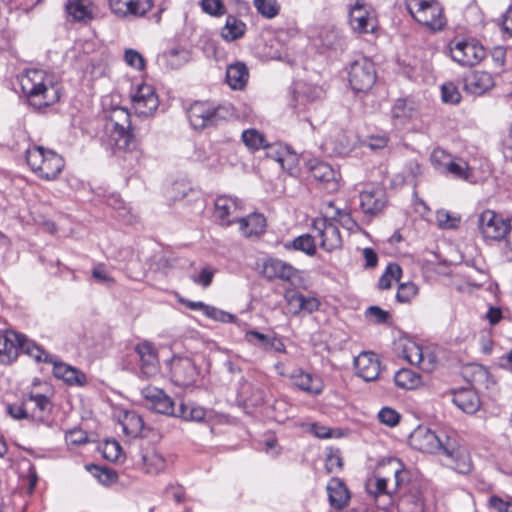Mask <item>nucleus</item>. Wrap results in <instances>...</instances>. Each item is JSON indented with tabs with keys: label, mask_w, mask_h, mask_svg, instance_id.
I'll return each mask as SVG.
<instances>
[{
	"label": "nucleus",
	"mask_w": 512,
	"mask_h": 512,
	"mask_svg": "<svg viewBox=\"0 0 512 512\" xmlns=\"http://www.w3.org/2000/svg\"><path fill=\"white\" fill-rule=\"evenodd\" d=\"M241 394L245 402L251 406H260L264 403V391L258 386H254L250 383L243 384Z\"/></svg>",
	"instance_id": "47"
},
{
	"label": "nucleus",
	"mask_w": 512,
	"mask_h": 512,
	"mask_svg": "<svg viewBox=\"0 0 512 512\" xmlns=\"http://www.w3.org/2000/svg\"><path fill=\"white\" fill-rule=\"evenodd\" d=\"M169 366L171 379L175 385L186 387L196 382L198 369L191 358L175 356Z\"/></svg>",
	"instance_id": "12"
},
{
	"label": "nucleus",
	"mask_w": 512,
	"mask_h": 512,
	"mask_svg": "<svg viewBox=\"0 0 512 512\" xmlns=\"http://www.w3.org/2000/svg\"><path fill=\"white\" fill-rule=\"evenodd\" d=\"M164 58L167 66L178 69L190 61L191 54L185 48H172L164 53Z\"/></svg>",
	"instance_id": "45"
},
{
	"label": "nucleus",
	"mask_w": 512,
	"mask_h": 512,
	"mask_svg": "<svg viewBox=\"0 0 512 512\" xmlns=\"http://www.w3.org/2000/svg\"><path fill=\"white\" fill-rule=\"evenodd\" d=\"M402 275L401 267L396 263H390L384 274L380 277L378 286L380 289H389L393 281H399Z\"/></svg>",
	"instance_id": "50"
},
{
	"label": "nucleus",
	"mask_w": 512,
	"mask_h": 512,
	"mask_svg": "<svg viewBox=\"0 0 512 512\" xmlns=\"http://www.w3.org/2000/svg\"><path fill=\"white\" fill-rule=\"evenodd\" d=\"M187 115L195 129H203L225 119L229 115V110L224 106L214 107L207 102H195L188 109Z\"/></svg>",
	"instance_id": "4"
},
{
	"label": "nucleus",
	"mask_w": 512,
	"mask_h": 512,
	"mask_svg": "<svg viewBox=\"0 0 512 512\" xmlns=\"http://www.w3.org/2000/svg\"><path fill=\"white\" fill-rule=\"evenodd\" d=\"M326 216L334 223H339L344 229L348 231H357L359 229V225L353 219L351 213L347 209H339L335 208L332 203H329V206L326 211Z\"/></svg>",
	"instance_id": "40"
},
{
	"label": "nucleus",
	"mask_w": 512,
	"mask_h": 512,
	"mask_svg": "<svg viewBox=\"0 0 512 512\" xmlns=\"http://www.w3.org/2000/svg\"><path fill=\"white\" fill-rule=\"evenodd\" d=\"M395 384L403 389H413L419 383V377L410 369H401L394 376Z\"/></svg>",
	"instance_id": "49"
},
{
	"label": "nucleus",
	"mask_w": 512,
	"mask_h": 512,
	"mask_svg": "<svg viewBox=\"0 0 512 512\" xmlns=\"http://www.w3.org/2000/svg\"><path fill=\"white\" fill-rule=\"evenodd\" d=\"M254 6L257 12L267 19L276 17L280 11L277 0H254Z\"/></svg>",
	"instance_id": "51"
},
{
	"label": "nucleus",
	"mask_w": 512,
	"mask_h": 512,
	"mask_svg": "<svg viewBox=\"0 0 512 512\" xmlns=\"http://www.w3.org/2000/svg\"><path fill=\"white\" fill-rule=\"evenodd\" d=\"M29 420L37 424H48L52 405L50 399L43 394L30 393L26 397Z\"/></svg>",
	"instance_id": "20"
},
{
	"label": "nucleus",
	"mask_w": 512,
	"mask_h": 512,
	"mask_svg": "<svg viewBox=\"0 0 512 512\" xmlns=\"http://www.w3.org/2000/svg\"><path fill=\"white\" fill-rule=\"evenodd\" d=\"M313 232L320 239V246L327 252L342 247V237L338 227L327 216L316 218L313 221Z\"/></svg>",
	"instance_id": "7"
},
{
	"label": "nucleus",
	"mask_w": 512,
	"mask_h": 512,
	"mask_svg": "<svg viewBox=\"0 0 512 512\" xmlns=\"http://www.w3.org/2000/svg\"><path fill=\"white\" fill-rule=\"evenodd\" d=\"M397 512H424L423 491L419 484L412 483L397 502Z\"/></svg>",
	"instance_id": "27"
},
{
	"label": "nucleus",
	"mask_w": 512,
	"mask_h": 512,
	"mask_svg": "<svg viewBox=\"0 0 512 512\" xmlns=\"http://www.w3.org/2000/svg\"><path fill=\"white\" fill-rule=\"evenodd\" d=\"M357 375L369 382L378 378L380 373V361L373 352H362L354 359Z\"/></svg>",
	"instance_id": "23"
},
{
	"label": "nucleus",
	"mask_w": 512,
	"mask_h": 512,
	"mask_svg": "<svg viewBox=\"0 0 512 512\" xmlns=\"http://www.w3.org/2000/svg\"><path fill=\"white\" fill-rule=\"evenodd\" d=\"M387 204L386 192L381 187H371L360 193V207L366 215H377Z\"/></svg>",
	"instance_id": "21"
},
{
	"label": "nucleus",
	"mask_w": 512,
	"mask_h": 512,
	"mask_svg": "<svg viewBox=\"0 0 512 512\" xmlns=\"http://www.w3.org/2000/svg\"><path fill=\"white\" fill-rule=\"evenodd\" d=\"M23 345V336L14 331L0 334V363L10 364L18 357Z\"/></svg>",
	"instance_id": "26"
},
{
	"label": "nucleus",
	"mask_w": 512,
	"mask_h": 512,
	"mask_svg": "<svg viewBox=\"0 0 512 512\" xmlns=\"http://www.w3.org/2000/svg\"><path fill=\"white\" fill-rule=\"evenodd\" d=\"M245 338L251 345L257 346L264 351L286 353V346L284 342L275 334L268 335L251 330L246 332Z\"/></svg>",
	"instance_id": "30"
},
{
	"label": "nucleus",
	"mask_w": 512,
	"mask_h": 512,
	"mask_svg": "<svg viewBox=\"0 0 512 512\" xmlns=\"http://www.w3.org/2000/svg\"><path fill=\"white\" fill-rule=\"evenodd\" d=\"M249 71L245 63L235 62L226 70V82L233 90H242L248 82Z\"/></svg>",
	"instance_id": "37"
},
{
	"label": "nucleus",
	"mask_w": 512,
	"mask_h": 512,
	"mask_svg": "<svg viewBox=\"0 0 512 512\" xmlns=\"http://www.w3.org/2000/svg\"><path fill=\"white\" fill-rule=\"evenodd\" d=\"M87 469L104 485L116 482L118 475L115 471L97 465L87 466Z\"/></svg>",
	"instance_id": "54"
},
{
	"label": "nucleus",
	"mask_w": 512,
	"mask_h": 512,
	"mask_svg": "<svg viewBox=\"0 0 512 512\" xmlns=\"http://www.w3.org/2000/svg\"><path fill=\"white\" fill-rule=\"evenodd\" d=\"M376 78L374 63L368 58L361 57L351 63L348 80L354 91H369L373 87Z\"/></svg>",
	"instance_id": "5"
},
{
	"label": "nucleus",
	"mask_w": 512,
	"mask_h": 512,
	"mask_svg": "<svg viewBox=\"0 0 512 512\" xmlns=\"http://www.w3.org/2000/svg\"><path fill=\"white\" fill-rule=\"evenodd\" d=\"M65 11L72 21L86 24L94 18V3L92 0H66Z\"/></svg>",
	"instance_id": "29"
},
{
	"label": "nucleus",
	"mask_w": 512,
	"mask_h": 512,
	"mask_svg": "<svg viewBox=\"0 0 512 512\" xmlns=\"http://www.w3.org/2000/svg\"><path fill=\"white\" fill-rule=\"evenodd\" d=\"M237 222L240 225L241 233L246 237L259 235L264 232L266 227V219L259 213H253L247 217H239Z\"/></svg>",
	"instance_id": "39"
},
{
	"label": "nucleus",
	"mask_w": 512,
	"mask_h": 512,
	"mask_svg": "<svg viewBox=\"0 0 512 512\" xmlns=\"http://www.w3.org/2000/svg\"><path fill=\"white\" fill-rule=\"evenodd\" d=\"M134 351L139 359V376L145 379L155 377L160 371L156 347L149 341H142L135 345Z\"/></svg>",
	"instance_id": "9"
},
{
	"label": "nucleus",
	"mask_w": 512,
	"mask_h": 512,
	"mask_svg": "<svg viewBox=\"0 0 512 512\" xmlns=\"http://www.w3.org/2000/svg\"><path fill=\"white\" fill-rule=\"evenodd\" d=\"M349 23L352 29L359 33H373L377 28V19L374 12L363 0H357L351 6Z\"/></svg>",
	"instance_id": "11"
},
{
	"label": "nucleus",
	"mask_w": 512,
	"mask_h": 512,
	"mask_svg": "<svg viewBox=\"0 0 512 512\" xmlns=\"http://www.w3.org/2000/svg\"><path fill=\"white\" fill-rule=\"evenodd\" d=\"M216 270L212 267L206 266L201 269L197 276H192L191 279L194 283L207 288L211 285Z\"/></svg>",
	"instance_id": "64"
},
{
	"label": "nucleus",
	"mask_w": 512,
	"mask_h": 512,
	"mask_svg": "<svg viewBox=\"0 0 512 512\" xmlns=\"http://www.w3.org/2000/svg\"><path fill=\"white\" fill-rule=\"evenodd\" d=\"M419 115V104L412 98H399L391 109V118L395 126H403Z\"/></svg>",
	"instance_id": "22"
},
{
	"label": "nucleus",
	"mask_w": 512,
	"mask_h": 512,
	"mask_svg": "<svg viewBox=\"0 0 512 512\" xmlns=\"http://www.w3.org/2000/svg\"><path fill=\"white\" fill-rule=\"evenodd\" d=\"M307 168L311 176L320 182L328 192L339 189L340 173L327 162L312 159L307 162Z\"/></svg>",
	"instance_id": "13"
},
{
	"label": "nucleus",
	"mask_w": 512,
	"mask_h": 512,
	"mask_svg": "<svg viewBox=\"0 0 512 512\" xmlns=\"http://www.w3.org/2000/svg\"><path fill=\"white\" fill-rule=\"evenodd\" d=\"M452 402L461 411L468 414H473L480 408L479 396L471 388H461L453 391Z\"/></svg>",
	"instance_id": "34"
},
{
	"label": "nucleus",
	"mask_w": 512,
	"mask_h": 512,
	"mask_svg": "<svg viewBox=\"0 0 512 512\" xmlns=\"http://www.w3.org/2000/svg\"><path fill=\"white\" fill-rule=\"evenodd\" d=\"M410 443L419 451L425 453L441 452L443 454L444 448L447 445V442L443 443L435 432L426 427H418L415 429L410 435Z\"/></svg>",
	"instance_id": "15"
},
{
	"label": "nucleus",
	"mask_w": 512,
	"mask_h": 512,
	"mask_svg": "<svg viewBox=\"0 0 512 512\" xmlns=\"http://www.w3.org/2000/svg\"><path fill=\"white\" fill-rule=\"evenodd\" d=\"M110 127H131L130 113L123 107L114 108L110 114Z\"/></svg>",
	"instance_id": "55"
},
{
	"label": "nucleus",
	"mask_w": 512,
	"mask_h": 512,
	"mask_svg": "<svg viewBox=\"0 0 512 512\" xmlns=\"http://www.w3.org/2000/svg\"><path fill=\"white\" fill-rule=\"evenodd\" d=\"M173 416L186 421L200 422L206 417V410L195 404L180 403Z\"/></svg>",
	"instance_id": "42"
},
{
	"label": "nucleus",
	"mask_w": 512,
	"mask_h": 512,
	"mask_svg": "<svg viewBox=\"0 0 512 512\" xmlns=\"http://www.w3.org/2000/svg\"><path fill=\"white\" fill-rule=\"evenodd\" d=\"M19 83L30 105L37 109L53 105L60 98L52 76L43 70L27 69L19 77Z\"/></svg>",
	"instance_id": "1"
},
{
	"label": "nucleus",
	"mask_w": 512,
	"mask_h": 512,
	"mask_svg": "<svg viewBox=\"0 0 512 512\" xmlns=\"http://www.w3.org/2000/svg\"><path fill=\"white\" fill-rule=\"evenodd\" d=\"M26 161L30 168L42 179L54 180L64 168V159L52 150L34 146L26 152Z\"/></svg>",
	"instance_id": "2"
},
{
	"label": "nucleus",
	"mask_w": 512,
	"mask_h": 512,
	"mask_svg": "<svg viewBox=\"0 0 512 512\" xmlns=\"http://www.w3.org/2000/svg\"><path fill=\"white\" fill-rule=\"evenodd\" d=\"M418 293V287L412 283H403L399 286L396 298L401 303L410 302Z\"/></svg>",
	"instance_id": "59"
},
{
	"label": "nucleus",
	"mask_w": 512,
	"mask_h": 512,
	"mask_svg": "<svg viewBox=\"0 0 512 512\" xmlns=\"http://www.w3.org/2000/svg\"><path fill=\"white\" fill-rule=\"evenodd\" d=\"M179 302L183 305H185L188 309L193 311H201L205 316L219 322L223 323H230L233 322L235 319V316L223 311L221 309H218L214 306L207 305L204 302L201 301H191L184 298H179Z\"/></svg>",
	"instance_id": "33"
},
{
	"label": "nucleus",
	"mask_w": 512,
	"mask_h": 512,
	"mask_svg": "<svg viewBox=\"0 0 512 512\" xmlns=\"http://www.w3.org/2000/svg\"><path fill=\"white\" fill-rule=\"evenodd\" d=\"M241 139L247 149L251 152L268 147V142L264 134L254 128L244 130L242 132Z\"/></svg>",
	"instance_id": "43"
},
{
	"label": "nucleus",
	"mask_w": 512,
	"mask_h": 512,
	"mask_svg": "<svg viewBox=\"0 0 512 512\" xmlns=\"http://www.w3.org/2000/svg\"><path fill=\"white\" fill-rule=\"evenodd\" d=\"M124 60L127 65L134 69L143 70L145 67L144 57L137 50L126 49L124 53Z\"/></svg>",
	"instance_id": "61"
},
{
	"label": "nucleus",
	"mask_w": 512,
	"mask_h": 512,
	"mask_svg": "<svg viewBox=\"0 0 512 512\" xmlns=\"http://www.w3.org/2000/svg\"><path fill=\"white\" fill-rule=\"evenodd\" d=\"M109 7L118 18H139L153 7V0H109Z\"/></svg>",
	"instance_id": "14"
},
{
	"label": "nucleus",
	"mask_w": 512,
	"mask_h": 512,
	"mask_svg": "<svg viewBox=\"0 0 512 512\" xmlns=\"http://www.w3.org/2000/svg\"><path fill=\"white\" fill-rule=\"evenodd\" d=\"M123 432L128 436H137L143 429L144 423L140 415L135 412H126L121 421Z\"/></svg>",
	"instance_id": "46"
},
{
	"label": "nucleus",
	"mask_w": 512,
	"mask_h": 512,
	"mask_svg": "<svg viewBox=\"0 0 512 512\" xmlns=\"http://www.w3.org/2000/svg\"><path fill=\"white\" fill-rule=\"evenodd\" d=\"M460 221V216L451 214L447 210L441 209L436 212V222L441 229H456Z\"/></svg>",
	"instance_id": "52"
},
{
	"label": "nucleus",
	"mask_w": 512,
	"mask_h": 512,
	"mask_svg": "<svg viewBox=\"0 0 512 512\" xmlns=\"http://www.w3.org/2000/svg\"><path fill=\"white\" fill-rule=\"evenodd\" d=\"M407 7L418 23L432 31L441 30L446 24L443 8L436 0H408Z\"/></svg>",
	"instance_id": "3"
},
{
	"label": "nucleus",
	"mask_w": 512,
	"mask_h": 512,
	"mask_svg": "<svg viewBox=\"0 0 512 512\" xmlns=\"http://www.w3.org/2000/svg\"><path fill=\"white\" fill-rule=\"evenodd\" d=\"M130 97L135 112L140 116L152 115L159 106V99L154 88L145 83L133 89Z\"/></svg>",
	"instance_id": "10"
},
{
	"label": "nucleus",
	"mask_w": 512,
	"mask_h": 512,
	"mask_svg": "<svg viewBox=\"0 0 512 512\" xmlns=\"http://www.w3.org/2000/svg\"><path fill=\"white\" fill-rule=\"evenodd\" d=\"M423 351L424 349L420 345L416 344L415 342H410L405 346L403 352L405 359L410 364L419 366L421 359L423 357Z\"/></svg>",
	"instance_id": "58"
},
{
	"label": "nucleus",
	"mask_w": 512,
	"mask_h": 512,
	"mask_svg": "<svg viewBox=\"0 0 512 512\" xmlns=\"http://www.w3.org/2000/svg\"><path fill=\"white\" fill-rule=\"evenodd\" d=\"M442 100L446 103L456 104L460 101L461 95L453 83H445L441 87Z\"/></svg>",
	"instance_id": "63"
},
{
	"label": "nucleus",
	"mask_w": 512,
	"mask_h": 512,
	"mask_svg": "<svg viewBox=\"0 0 512 512\" xmlns=\"http://www.w3.org/2000/svg\"><path fill=\"white\" fill-rule=\"evenodd\" d=\"M141 469L149 475H158L166 470L164 455L153 445L146 443L140 448Z\"/></svg>",
	"instance_id": "17"
},
{
	"label": "nucleus",
	"mask_w": 512,
	"mask_h": 512,
	"mask_svg": "<svg viewBox=\"0 0 512 512\" xmlns=\"http://www.w3.org/2000/svg\"><path fill=\"white\" fill-rule=\"evenodd\" d=\"M53 374L56 378L62 379L69 385H84L86 376L78 369L65 363L53 360Z\"/></svg>",
	"instance_id": "38"
},
{
	"label": "nucleus",
	"mask_w": 512,
	"mask_h": 512,
	"mask_svg": "<svg viewBox=\"0 0 512 512\" xmlns=\"http://www.w3.org/2000/svg\"><path fill=\"white\" fill-rule=\"evenodd\" d=\"M495 85L493 76L486 71H473L464 79V88L473 95H483Z\"/></svg>",
	"instance_id": "28"
},
{
	"label": "nucleus",
	"mask_w": 512,
	"mask_h": 512,
	"mask_svg": "<svg viewBox=\"0 0 512 512\" xmlns=\"http://www.w3.org/2000/svg\"><path fill=\"white\" fill-rule=\"evenodd\" d=\"M284 299L293 315H298L301 312L310 314L320 307V302L316 297L305 296L296 289H287L284 293Z\"/></svg>",
	"instance_id": "19"
},
{
	"label": "nucleus",
	"mask_w": 512,
	"mask_h": 512,
	"mask_svg": "<svg viewBox=\"0 0 512 512\" xmlns=\"http://www.w3.org/2000/svg\"><path fill=\"white\" fill-rule=\"evenodd\" d=\"M510 221L492 210H485L478 217V229L484 239L501 241Z\"/></svg>",
	"instance_id": "8"
},
{
	"label": "nucleus",
	"mask_w": 512,
	"mask_h": 512,
	"mask_svg": "<svg viewBox=\"0 0 512 512\" xmlns=\"http://www.w3.org/2000/svg\"><path fill=\"white\" fill-rule=\"evenodd\" d=\"M263 275L269 279H280L283 281H290L296 275V269L276 258L267 259L263 264Z\"/></svg>",
	"instance_id": "31"
},
{
	"label": "nucleus",
	"mask_w": 512,
	"mask_h": 512,
	"mask_svg": "<svg viewBox=\"0 0 512 512\" xmlns=\"http://www.w3.org/2000/svg\"><path fill=\"white\" fill-rule=\"evenodd\" d=\"M445 173H450L454 177L463 180L468 179L469 176L471 175L469 166L465 161H454L453 159L451 160V162H449V165L446 168Z\"/></svg>",
	"instance_id": "56"
},
{
	"label": "nucleus",
	"mask_w": 512,
	"mask_h": 512,
	"mask_svg": "<svg viewBox=\"0 0 512 512\" xmlns=\"http://www.w3.org/2000/svg\"><path fill=\"white\" fill-rule=\"evenodd\" d=\"M328 499L331 507L342 510L350 501V491L340 478H332L327 484Z\"/></svg>",
	"instance_id": "32"
},
{
	"label": "nucleus",
	"mask_w": 512,
	"mask_h": 512,
	"mask_svg": "<svg viewBox=\"0 0 512 512\" xmlns=\"http://www.w3.org/2000/svg\"><path fill=\"white\" fill-rule=\"evenodd\" d=\"M365 487L378 508L388 510L393 504V490L388 487V480L386 478L379 476L371 477L367 479Z\"/></svg>",
	"instance_id": "16"
},
{
	"label": "nucleus",
	"mask_w": 512,
	"mask_h": 512,
	"mask_svg": "<svg viewBox=\"0 0 512 512\" xmlns=\"http://www.w3.org/2000/svg\"><path fill=\"white\" fill-rule=\"evenodd\" d=\"M108 144L113 149L132 150L136 146L131 127H109Z\"/></svg>",
	"instance_id": "36"
},
{
	"label": "nucleus",
	"mask_w": 512,
	"mask_h": 512,
	"mask_svg": "<svg viewBox=\"0 0 512 512\" xmlns=\"http://www.w3.org/2000/svg\"><path fill=\"white\" fill-rule=\"evenodd\" d=\"M201 7L204 12L212 16H221L226 12L225 5L222 0H202Z\"/></svg>",
	"instance_id": "62"
},
{
	"label": "nucleus",
	"mask_w": 512,
	"mask_h": 512,
	"mask_svg": "<svg viewBox=\"0 0 512 512\" xmlns=\"http://www.w3.org/2000/svg\"><path fill=\"white\" fill-rule=\"evenodd\" d=\"M452 156L441 148H435L430 156V161L434 168L440 173H445L446 168L451 162Z\"/></svg>",
	"instance_id": "53"
},
{
	"label": "nucleus",
	"mask_w": 512,
	"mask_h": 512,
	"mask_svg": "<svg viewBox=\"0 0 512 512\" xmlns=\"http://www.w3.org/2000/svg\"><path fill=\"white\" fill-rule=\"evenodd\" d=\"M246 24L233 15H228L221 31V36L228 42L235 41L244 36Z\"/></svg>",
	"instance_id": "41"
},
{
	"label": "nucleus",
	"mask_w": 512,
	"mask_h": 512,
	"mask_svg": "<svg viewBox=\"0 0 512 512\" xmlns=\"http://www.w3.org/2000/svg\"><path fill=\"white\" fill-rule=\"evenodd\" d=\"M314 238L315 236L309 234L301 235L293 240V247L296 250L305 252L307 255H314L316 252Z\"/></svg>",
	"instance_id": "57"
},
{
	"label": "nucleus",
	"mask_w": 512,
	"mask_h": 512,
	"mask_svg": "<svg viewBox=\"0 0 512 512\" xmlns=\"http://www.w3.org/2000/svg\"><path fill=\"white\" fill-rule=\"evenodd\" d=\"M141 394L147 401L149 408L161 414L174 415L175 403L163 390L154 386H147L142 389Z\"/></svg>",
	"instance_id": "18"
},
{
	"label": "nucleus",
	"mask_w": 512,
	"mask_h": 512,
	"mask_svg": "<svg viewBox=\"0 0 512 512\" xmlns=\"http://www.w3.org/2000/svg\"><path fill=\"white\" fill-rule=\"evenodd\" d=\"M293 386L309 395L317 396L323 392L324 384L318 376L305 372L303 369H295L289 376Z\"/></svg>",
	"instance_id": "25"
},
{
	"label": "nucleus",
	"mask_w": 512,
	"mask_h": 512,
	"mask_svg": "<svg viewBox=\"0 0 512 512\" xmlns=\"http://www.w3.org/2000/svg\"><path fill=\"white\" fill-rule=\"evenodd\" d=\"M187 197L194 200L199 197V192L183 181L174 182L168 191V198L173 202L184 200Z\"/></svg>",
	"instance_id": "44"
},
{
	"label": "nucleus",
	"mask_w": 512,
	"mask_h": 512,
	"mask_svg": "<svg viewBox=\"0 0 512 512\" xmlns=\"http://www.w3.org/2000/svg\"><path fill=\"white\" fill-rule=\"evenodd\" d=\"M239 210L240 207L236 199L220 196L215 200L214 216L224 226H229L238 221L240 217Z\"/></svg>",
	"instance_id": "24"
},
{
	"label": "nucleus",
	"mask_w": 512,
	"mask_h": 512,
	"mask_svg": "<svg viewBox=\"0 0 512 512\" xmlns=\"http://www.w3.org/2000/svg\"><path fill=\"white\" fill-rule=\"evenodd\" d=\"M450 54L452 59L462 66L479 64L486 56L485 48L476 41L451 42Z\"/></svg>",
	"instance_id": "6"
},
{
	"label": "nucleus",
	"mask_w": 512,
	"mask_h": 512,
	"mask_svg": "<svg viewBox=\"0 0 512 512\" xmlns=\"http://www.w3.org/2000/svg\"><path fill=\"white\" fill-rule=\"evenodd\" d=\"M400 417V414L390 407H383L378 413L379 421L389 427L396 426L400 421Z\"/></svg>",
	"instance_id": "60"
},
{
	"label": "nucleus",
	"mask_w": 512,
	"mask_h": 512,
	"mask_svg": "<svg viewBox=\"0 0 512 512\" xmlns=\"http://www.w3.org/2000/svg\"><path fill=\"white\" fill-rule=\"evenodd\" d=\"M444 455L455 463L454 468L459 473L466 474L471 471L472 464L466 450L459 447L455 441H451L449 438H447V445L444 448Z\"/></svg>",
	"instance_id": "35"
},
{
	"label": "nucleus",
	"mask_w": 512,
	"mask_h": 512,
	"mask_svg": "<svg viewBox=\"0 0 512 512\" xmlns=\"http://www.w3.org/2000/svg\"><path fill=\"white\" fill-rule=\"evenodd\" d=\"M21 350L24 351L26 354H28L30 357L34 358L37 362H45V363L53 362V358L49 353H47L44 349H42L37 344L27 341L24 337H23V345L21 347Z\"/></svg>",
	"instance_id": "48"
}]
</instances>
